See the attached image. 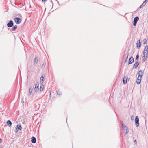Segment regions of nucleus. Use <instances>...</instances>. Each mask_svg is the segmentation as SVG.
<instances>
[{
  "instance_id": "f257e3e1",
  "label": "nucleus",
  "mask_w": 148,
  "mask_h": 148,
  "mask_svg": "<svg viewBox=\"0 0 148 148\" xmlns=\"http://www.w3.org/2000/svg\"><path fill=\"white\" fill-rule=\"evenodd\" d=\"M15 21L17 24H19L21 22V19L19 18L16 17L14 18Z\"/></svg>"
},
{
  "instance_id": "f03ea898",
  "label": "nucleus",
  "mask_w": 148,
  "mask_h": 148,
  "mask_svg": "<svg viewBox=\"0 0 148 148\" xmlns=\"http://www.w3.org/2000/svg\"><path fill=\"white\" fill-rule=\"evenodd\" d=\"M122 128L124 132H125V131L126 130V132H125V134H126L128 132L127 127L126 126L123 125H122Z\"/></svg>"
},
{
  "instance_id": "7ed1b4c3",
  "label": "nucleus",
  "mask_w": 148,
  "mask_h": 148,
  "mask_svg": "<svg viewBox=\"0 0 148 148\" xmlns=\"http://www.w3.org/2000/svg\"><path fill=\"white\" fill-rule=\"evenodd\" d=\"M135 122L136 126L138 127L139 125V118L138 116H136L135 119Z\"/></svg>"
},
{
  "instance_id": "20e7f679",
  "label": "nucleus",
  "mask_w": 148,
  "mask_h": 148,
  "mask_svg": "<svg viewBox=\"0 0 148 148\" xmlns=\"http://www.w3.org/2000/svg\"><path fill=\"white\" fill-rule=\"evenodd\" d=\"M16 129V130L15 131V132L16 133L18 131V130L17 129H18V130H21L22 129L21 126L20 124H18L17 125V126L15 127Z\"/></svg>"
},
{
  "instance_id": "39448f33",
  "label": "nucleus",
  "mask_w": 148,
  "mask_h": 148,
  "mask_svg": "<svg viewBox=\"0 0 148 148\" xmlns=\"http://www.w3.org/2000/svg\"><path fill=\"white\" fill-rule=\"evenodd\" d=\"M13 25V23L12 21L10 20L9 21V23H8L7 24V26L8 27H12Z\"/></svg>"
},
{
  "instance_id": "423d86ee",
  "label": "nucleus",
  "mask_w": 148,
  "mask_h": 148,
  "mask_svg": "<svg viewBox=\"0 0 148 148\" xmlns=\"http://www.w3.org/2000/svg\"><path fill=\"white\" fill-rule=\"evenodd\" d=\"M141 78L142 77H138L137 79V80L138 81L136 82L137 84H139L141 82Z\"/></svg>"
},
{
  "instance_id": "0eeeda50",
  "label": "nucleus",
  "mask_w": 148,
  "mask_h": 148,
  "mask_svg": "<svg viewBox=\"0 0 148 148\" xmlns=\"http://www.w3.org/2000/svg\"><path fill=\"white\" fill-rule=\"evenodd\" d=\"M134 62V58L132 57H131L129 60V62L128 63V64H131L132 63Z\"/></svg>"
},
{
  "instance_id": "6e6552de",
  "label": "nucleus",
  "mask_w": 148,
  "mask_h": 148,
  "mask_svg": "<svg viewBox=\"0 0 148 148\" xmlns=\"http://www.w3.org/2000/svg\"><path fill=\"white\" fill-rule=\"evenodd\" d=\"M31 142L34 143H36V138L34 137H32L31 138Z\"/></svg>"
},
{
  "instance_id": "1a4fd4ad",
  "label": "nucleus",
  "mask_w": 148,
  "mask_h": 148,
  "mask_svg": "<svg viewBox=\"0 0 148 148\" xmlns=\"http://www.w3.org/2000/svg\"><path fill=\"white\" fill-rule=\"evenodd\" d=\"M143 72L142 70H140L138 71V77H142L143 75Z\"/></svg>"
},
{
  "instance_id": "9d476101",
  "label": "nucleus",
  "mask_w": 148,
  "mask_h": 148,
  "mask_svg": "<svg viewBox=\"0 0 148 148\" xmlns=\"http://www.w3.org/2000/svg\"><path fill=\"white\" fill-rule=\"evenodd\" d=\"M148 1L147 0H145V1L143 2L142 4L140 5V8H143L144 6L145 5L146 3Z\"/></svg>"
},
{
  "instance_id": "9b49d317",
  "label": "nucleus",
  "mask_w": 148,
  "mask_h": 148,
  "mask_svg": "<svg viewBox=\"0 0 148 148\" xmlns=\"http://www.w3.org/2000/svg\"><path fill=\"white\" fill-rule=\"evenodd\" d=\"M128 55H129V53H127V55L125 54L124 56L125 57H126L125 60V62H124L125 63H126L127 62Z\"/></svg>"
},
{
  "instance_id": "f8f14e48",
  "label": "nucleus",
  "mask_w": 148,
  "mask_h": 148,
  "mask_svg": "<svg viewBox=\"0 0 148 148\" xmlns=\"http://www.w3.org/2000/svg\"><path fill=\"white\" fill-rule=\"evenodd\" d=\"M7 124L8 126L9 127L11 126L12 125L11 122L10 120H8L7 121Z\"/></svg>"
},
{
  "instance_id": "ddd939ff",
  "label": "nucleus",
  "mask_w": 148,
  "mask_h": 148,
  "mask_svg": "<svg viewBox=\"0 0 148 148\" xmlns=\"http://www.w3.org/2000/svg\"><path fill=\"white\" fill-rule=\"evenodd\" d=\"M138 65L139 63H138V62L137 61L134 64L133 66V68L135 69L137 68Z\"/></svg>"
},
{
  "instance_id": "4468645a",
  "label": "nucleus",
  "mask_w": 148,
  "mask_h": 148,
  "mask_svg": "<svg viewBox=\"0 0 148 148\" xmlns=\"http://www.w3.org/2000/svg\"><path fill=\"white\" fill-rule=\"evenodd\" d=\"M127 78L126 77L124 78L123 79V83L124 84H126L127 82Z\"/></svg>"
},
{
  "instance_id": "2eb2a0df",
  "label": "nucleus",
  "mask_w": 148,
  "mask_h": 148,
  "mask_svg": "<svg viewBox=\"0 0 148 148\" xmlns=\"http://www.w3.org/2000/svg\"><path fill=\"white\" fill-rule=\"evenodd\" d=\"M137 47L138 48H139L140 47L141 43H140V40H139V42L138 43L137 42Z\"/></svg>"
},
{
  "instance_id": "dca6fc26",
  "label": "nucleus",
  "mask_w": 148,
  "mask_h": 148,
  "mask_svg": "<svg viewBox=\"0 0 148 148\" xmlns=\"http://www.w3.org/2000/svg\"><path fill=\"white\" fill-rule=\"evenodd\" d=\"M39 90V88L36 87V86H35L34 88V91L35 92H36L37 91H38Z\"/></svg>"
},
{
  "instance_id": "f3484780",
  "label": "nucleus",
  "mask_w": 148,
  "mask_h": 148,
  "mask_svg": "<svg viewBox=\"0 0 148 148\" xmlns=\"http://www.w3.org/2000/svg\"><path fill=\"white\" fill-rule=\"evenodd\" d=\"M139 19L138 17H136L134 18L133 21L137 22L138 21Z\"/></svg>"
},
{
  "instance_id": "a211bd4d",
  "label": "nucleus",
  "mask_w": 148,
  "mask_h": 148,
  "mask_svg": "<svg viewBox=\"0 0 148 148\" xmlns=\"http://www.w3.org/2000/svg\"><path fill=\"white\" fill-rule=\"evenodd\" d=\"M32 91V88H30L29 89V95H31Z\"/></svg>"
},
{
  "instance_id": "6ab92c4d",
  "label": "nucleus",
  "mask_w": 148,
  "mask_h": 148,
  "mask_svg": "<svg viewBox=\"0 0 148 148\" xmlns=\"http://www.w3.org/2000/svg\"><path fill=\"white\" fill-rule=\"evenodd\" d=\"M146 55L145 53H143V56L142 57V58L143 59V61L145 62L146 60V58H145V55Z\"/></svg>"
},
{
  "instance_id": "aec40b11",
  "label": "nucleus",
  "mask_w": 148,
  "mask_h": 148,
  "mask_svg": "<svg viewBox=\"0 0 148 148\" xmlns=\"http://www.w3.org/2000/svg\"><path fill=\"white\" fill-rule=\"evenodd\" d=\"M143 53H144L146 54V58H147L148 56L147 55L148 54V51H146V50H144Z\"/></svg>"
},
{
  "instance_id": "412c9836",
  "label": "nucleus",
  "mask_w": 148,
  "mask_h": 148,
  "mask_svg": "<svg viewBox=\"0 0 148 148\" xmlns=\"http://www.w3.org/2000/svg\"><path fill=\"white\" fill-rule=\"evenodd\" d=\"M44 88V86L43 85H42L40 87V92H42Z\"/></svg>"
},
{
  "instance_id": "4be33fe9",
  "label": "nucleus",
  "mask_w": 148,
  "mask_h": 148,
  "mask_svg": "<svg viewBox=\"0 0 148 148\" xmlns=\"http://www.w3.org/2000/svg\"><path fill=\"white\" fill-rule=\"evenodd\" d=\"M17 28L16 25H14L13 27L12 28V31H14Z\"/></svg>"
},
{
  "instance_id": "5701e85b",
  "label": "nucleus",
  "mask_w": 148,
  "mask_h": 148,
  "mask_svg": "<svg viewBox=\"0 0 148 148\" xmlns=\"http://www.w3.org/2000/svg\"><path fill=\"white\" fill-rule=\"evenodd\" d=\"M37 62H38V59H37V58H36L34 60V64H36L37 63Z\"/></svg>"
},
{
  "instance_id": "b1692460",
  "label": "nucleus",
  "mask_w": 148,
  "mask_h": 148,
  "mask_svg": "<svg viewBox=\"0 0 148 148\" xmlns=\"http://www.w3.org/2000/svg\"><path fill=\"white\" fill-rule=\"evenodd\" d=\"M57 93L58 95H61V92L58 90L57 91Z\"/></svg>"
},
{
  "instance_id": "393cba45",
  "label": "nucleus",
  "mask_w": 148,
  "mask_h": 148,
  "mask_svg": "<svg viewBox=\"0 0 148 148\" xmlns=\"http://www.w3.org/2000/svg\"><path fill=\"white\" fill-rule=\"evenodd\" d=\"M39 85V83L38 82H37L35 84V86H36V87L38 88Z\"/></svg>"
},
{
  "instance_id": "a878e982",
  "label": "nucleus",
  "mask_w": 148,
  "mask_h": 148,
  "mask_svg": "<svg viewBox=\"0 0 148 148\" xmlns=\"http://www.w3.org/2000/svg\"><path fill=\"white\" fill-rule=\"evenodd\" d=\"M143 44H145L147 43V40L146 39L143 40Z\"/></svg>"
},
{
  "instance_id": "bb28decb",
  "label": "nucleus",
  "mask_w": 148,
  "mask_h": 148,
  "mask_svg": "<svg viewBox=\"0 0 148 148\" xmlns=\"http://www.w3.org/2000/svg\"><path fill=\"white\" fill-rule=\"evenodd\" d=\"M139 57V55L138 54H137L136 55V59L137 60H138Z\"/></svg>"
},
{
  "instance_id": "cd10ccee",
  "label": "nucleus",
  "mask_w": 148,
  "mask_h": 148,
  "mask_svg": "<svg viewBox=\"0 0 148 148\" xmlns=\"http://www.w3.org/2000/svg\"><path fill=\"white\" fill-rule=\"evenodd\" d=\"M144 50H146V51H148V45H146L145 47V49Z\"/></svg>"
},
{
  "instance_id": "c85d7f7f",
  "label": "nucleus",
  "mask_w": 148,
  "mask_h": 148,
  "mask_svg": "<svg viewBox=\"0 0 148 148\" xmlns=\"http://www.w3.org/2000/svg\"><path fill=\"white\" fill-rule=\"evenodd\" d=\"M44 80V77L43 76H42L40 78V80L43 81Z\"/></svg>"
},
{
  "instance_id": "c756f323",
  "label": "nucleus",
  "mask_w": 148,
  "mask_h": 148,
  "mask_svg": "<svg viewBox=\"0 0 148 148\" xmlns=\"http://www.w3.org/2000/svg\"><path fill=\"white\" fill-rule=\"evenodd\" d=\"M45 64H46V63H44L43 64H42V68H45Z\"/></svg>"
},
{
  "instance_id": "7c9ffc66",
  "label": "nucleus",
  "mask_w": 148,
  "mask_h": 148,
  "mask_svg": "<svg viewBox=\"0 0 148 148\" xmlns=\"http://www.w3.org/2000/svg\"><path fill=\"white\" fill-rule=\"evenodd\" d=\"M137 22L133 21V25L134 26H135L136 25Z\"/></svg>"
},
{
  "instance_id": "2f4dec72",
  "label": "nucleus",
  "mask_w": 148,
  "mask_h": 148,
  "mask_svg": "<svg viewBox=\"0 0 148 148\" xmlns=\"http://www.w3.org/2000/svg\"><path fill=\"white\" fill-rule=\"evenodd\" d=\"M131 119L132 120H134V117L133 116H131Z\"/></svg>"
},
{
  "instance_id": "473e14b6",
  "label": "nucleus",
  "mask_w": 148,
  "mask_h": 148,
  "mask_svg": "<svg viewBox=\"0 0 148 148\" xmlns=\"http://www.w3.org/2000/svg\"><path fill=\"white\" fill-rule=\"evenodd\" d=\"M134 143H135V144H136L137 142H136V140H134Z\"/></svg>"
},
{
  "instance_id": "72a5a7b5",
  "label": "nucleus",
  "mask_w": 148,
  "mask_h": 148,
  "mask_svg": "<svg viewBox=\"0 0 148 148\" xmlns=\"http://www.w3.org/2000/svg\"><path fill=\"white\" fill-rule=\"evenodd\" d=\"M2 139H0V143H1L2 141Z\"/></svg>"
},
{
  "instance_id": "f704fd0d",
  "label": "nucleus",
  "mask_w": 148,
  "mask_h": 148,
  "mask_svg": "<svg viewBox=\"0 0 148 148\" xmlns=\"http://www.w3.org/2000/svg\"><path fill=\"white\" fill-rule=\"evenodd\" d=\"M47 0H42V1H46Z\"/></svg>"
},
{
  "instance_id": "c9c22d12",
  "label": "nucleus",
  "mask_w": 148,
  "mask_h": 148,
  "mask_svg": "<svg viewBox=\"0 0 148 148\" xmlns=\"http://www.w3.org/2000/svg\"><path fill=\"white\" fill-rule=\"evenodd\" d=\"M50 97L51 96V92H50Z\"/></svg>"
},
{
  "instance_id": "e433bc0d",
  "label": "nucleus",
  "mask_w": 148,
  "mask_h": 148,
  "mask_svg": "<svg viewBox=\"0 0 148 148\" xmlns=\"http://www.w3.org/2000/svg\"><path fill=\"white\" fill-rule=\"evenodd\" d=\"M0 148H2L1 146H0Z\"/></svg>"
},
{
  "instance_id": "4c0bfd02",
  "label": "nucleus",
  "mask_w": 148,
  "mask_h": 148,
  "mask_svg": "<svg viewBox=\"0 0 148 148\" xmlns=\"http://www.w3.org/2000/svg\"><path fill=\"white\" fill-rule=\"evenodd\" d=\"M125 132H126V130H125V132H124L125 133Z\"/></svg>"
}]
</instances>
